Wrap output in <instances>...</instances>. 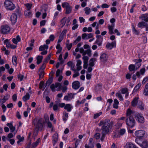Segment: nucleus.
Instances as JSON below:
<instances>
[{"label": "nucleus", "mask_w": 148, "mask_h": 148, "mask_svg": "<svg viewBox=\"0 0 148 148\" xmlns=\"http://www.w3.org/2000/svg\"><path fill=\"white\" fill-rule=\"evenodd\" d=\"M110 120L108 119L101 121L99 123V126H102L101 128L102 130V136L100 139L101 141H103L107 134H108L110 131L112 127L110 123Z\"/></svg>", "instance_id": "1"}, {"label": "nucleus", "mask_w": 148, "mask_h": 148, "mask_svg": "<svg viewBox=\"0 0 148 148\" xmlns=\"http://www.w3.org/2000/svg\"><path fill=\"white\" fill-rule=\"evenodd\" d=\"M57 87H58V88L57 89V91H58L62 90L63 92H64L67 90V86H62L61 83L59 82H56L55 83V84H53L51 85L50 86V88L53 92L55 91L56 89L55 88Z\"/></svg>", "instance_id": "2"}, {"label": "nucleus", "mask_w": 148, "mask_h": 148, "mask_svg": "<svg viewBox=\"0 0 148 148\" xmlns=\"http://www.w3.org/2000/svg\"><path fill=\"white\" fill-rule=\"evenodd\" d=\"M44 123V120L43 119L41 118L38 119L34 133V134L35 136L37 135L38 130H42Z\"/></svg>", "instance_id": "3"}, {"label": "nucleus", "mask_w": 148, "mask_h": 148, "mask_svg": "<svg viewBox=\"0 0 148 148\" xmlns=\"http://www.w3.org/2000/svg\"><path fill=\"white\" fill-rule=\"evenodd\" d=\"M5 7L8 10L12 11L15 8V5L10 1L5 0L4 3Z\"/></svg>", "instance_id": "4"}, {"label": "nucleus", "mask_w": 148, "mask_h": 148, "mask_svg": "<svg viewBox=\"0 0 148 148\" xmlns=\"http://www.w3.org/2000/svg\"><path fill=\"white\" fill-rule=\"evenodd\" d=\"M126 122L127 125L131 127H134L135 124V120L132 116H130L127 117L126 120Z\"/></svg>", "instance_id": "5"}, {"label": "nucleus", "mask_w": 148, "mask_h": 148, "mask_svg": "<svg viewBox=\"0 0 148 148\" xmlns=\"http://www.w3.org/2000/svg\"><path fill=\"white\" fill-rule=\"evenodd\" d=\"M10 28L8 25H3L0 27V32L2 34H7L10 32Z\"/></svg>", "instance_id": "6"}, {"label": "nucleus", "mask_w": 148, "mask_h": 148, "mask_svg": "<svg viewBox=\"0 0 148 148\" xmlns=\"http://www.w3.org/2000/svg\"><path fill=\"white\" fill-rule=\"evenodd\" d=\"M115 21V20L114 18H111L110 20V22L112 24L111 25H109L108 26V29L109 31V33L110 34H114L113 30L114 29V24L113 23H114Z\"/></svg>", "instance_id": "7"}, {"label": "nucleus", "mask_w": 148, "mask_h": 148, "mask_svg": "<svg viewBox=\"0 0 148 148\" xmlns=\"http://www.w3.org/2000/svg\"><path fill=\"white\" fill-rule=\"evenodd\" d=\"M145 131L143 130H140L136 131L135 132V135L138 137L140 138L143 137L145 134Z\"/></svg>", "instance_id": "8"}, {"label": "nucleus", "mask_w": 148, "mask_h": 148, "mask_svg": "<svg viewBox=\"0 0 148 148\" xmlns=\"http://www.w3.org/2000/svg\"><path fill=\"white\" fill-rule=\"evenodd\" d=\"M82 59L83 60L84 62L83 68L84 69H86L88 66L89 58L87 56H84L82 57Z\"/></svg>", "instance_id": "9"}, {"label": "nucleus", "mask_w": 148, "mask_h": 148, "mask_svg": "<svg viewBox=\"0 0 148 148\" xmlns=\"http://www.w3.org/2000/svg\"><path fill=\"white\" fill-rule=\"evenodd\" d=\"M108 56L107 55L106 53L102 54L100 57V60L101 62L103 63H105L107 60Z\"/></svg>", "instance_id": "10"}, {"label": "nucleus", "mask_w": 148, "mask_h": 148, "mask_svg": "<svg viewBox=\"0 0 148 148\" xmlns=\"http://www.w3.org/2000/svg\"><path fill=\"white\" fill-rule=\"evenodd\" d=\"M93 140V139L90 138L89 140L88 144H86L85 145V148H93L94 145Z\"/></svg>", "instance_id": "11"}, {"label": "nucleus", "mask_w": 148, "mask_h": 148, "mask_svg": "<svg viewBox=\"0 0 148 148\" xmlns=\"http://www.w3.org/2000/svg\"><path fill=\"white\" fill-rule=\"evenodd\" d=\"M116 45V42L115 41L112 42L110 43L108 42L106 45L107 48L109 49H112L114 47H115Z\"/></svg>", "instance_id": "12"}, {"label": "nucleus", "mask_w": 148, "mask_h": 148, "mask_svg": "<svg viewBox=\"0 0 148 148\" xmlns=\"http://www.w3.org/2000/svg\"><path fill=\"white\" fill-rule=\"evenodd\" d=\"M17 18V15L16 14L14 13L12 14L10 19L12 23L14 24L16 22Z\"/></svg>", "instance_id": "13"}, {"label": "nucleus", "mask_w": 148, "mask_h": 148, "mask_svg": "<svg viewBox=\"0 0 148 148\" xmlns=\"http://www.w3.org/2000/svg\"><path fill=\"white\" fill-rule=\"evenodd\" d=\"M80 86V83L78 81L74 82L72 84V87L75 89H78Z\"/></svg>", "instance_id": "14"}, {"label": "nucleus", "mask_w": 148, "mask_h": 148, "mask_svg": "<svg viewBox=\"0 0 148 148\" xmlns=\"http://www.w3.org/2000/svg\"><path fill=\"white\" fill-rule=\"evenodd\" d=\"M74 97V95L72 93L68 94L64 96V99L66 101H70Z\"/></svg>", "instance_id": "15"}, {"label": "nucleus", "mask_w": 148, "mask_h": 148, "mask_svg": "<svg viewBox=\"0 0 148 148\" xmlns=\"http://www.w3.org/2000/svg\"><path fill=\"white\" fill-rule=\"evenodd\" d=\"M136 118L138 122L140 123H143L144 122V117L140 114H137Z\"/></svg>", "instance_id": "16"}, {"label": "nucleus", "mask_w": 148, "mask_h": 148, "mask_svg": "<svg viewBox=\"0 0 148 148\" xmlns=\"http://www.w3.org/2000/svg\"><path fill=\"white\" fill-rule=\"evenodd\" d=\"M125 147L126 148H138L135 145L131 142L127 143Z\"/></svg>", "instance_id": "17"}, {"label": "nucleus", "mask_w": 148, "mask_h": 148, "mask_svg": "<svg viewBox=\"0 0 148 148\" xmlns=\"http://www.w3.org/2000/svg\"><path fill=\"white\" fill-rule=\"evenodd\" d=\"M140 19L142 18L143 21L146 22H148V14H143L139 17Z\"/></svg>", "instance_id": "18"}, {"label": "nucleus", "mask_w": 148, "mask_h": 148, "mask_svg": "<svg viewBox=\"0 0 148 148\" xmlns=\"http://www.w3.org/2000/svg\"><path fill=\"white\" fill-rule=\"evenodd\" d=\"M58 134L56 133L52 137L53 141V145H54L58 140Z\"/></svg>", "instance_id": "19"}, {"label": "nucleus", "mask_w": 148, "mask_h": 148, "mask_svg": "<svg viewBox=\"0 0 148 148\" xmlns=\"http://www.w3.org/2000/svg\"><path fill=\"white\" fill-rule=\"evenodd\" d=\"M73 108V106L69 104H66L64 107V109L67 110L68 112L71 111Z\"/></svg>", "instance_id": "20"}, {"label": "nucleus", "mask_w": 148, "mask_h": 148, "mask_svg": "<svg viewBox=\"0 0 148 148\" xmlns=\"http://www.w3.org/2000/svg\"><path fill=\"white\" fill-rule=\"evenodd\" d=\"M77 70L78 71H79L81 70L82 68V67L81 66L82 64V61L80 60H78L77 61Z\"/></svg>", "instance_id": "21"}, {"label": "nucleus", "mask_w": 148, "mask_h": 148, "mask_svg": "<svg viewBox=\"0 0 148 148\" xmlns=\"http://www.w3.org/2000/svg\"><path fill=\"white\" fill-rule=\"evenodd\" d=\"M138 97H135L132 102V106L135 107L137 104L138 100Z\"/></svg>", "instance_id": "22"}, {"label": "nucleus", "mask_w": 148, "mask_h": 148, "mask_svg": "<svg viewBox=\"0 0 148 148\" xmlns=\"http://www.w3.org/2000/svg\"><path fill=\"white\" fill-rule=\"evenodd\" d=\"M143 94L145 96L148 95V83L145 86L143 90Z\"/></svg>", "instance_id": "23"}, {"label": "nucleus", "mask_w": 148, "mask_h": 148, "mask_svg": "<svg viewBox=\"0 0 148 148\" xmlns=\"http://www.w3.org/2000/svg\"><path fill=\"white\" fill-rule=\"evenodd\" d=\"M97 60L95 58H92L89 61V66H93L95 65L94 62Z\"/></svg>", "instance_id": "24"}, {"label": "nucleus", "mask_w": 148, "mask_h": 148, "mask_svg": "<svg viewBox=\"0 0 148 148\" xmlns=\"http://www.w3.org/2000/svg\"><path fill=\"white\" fill-rule=\"evenodd\" d=\"M114 103L113 104V107L114 108L116 109L118 108L119 106L118 105L119 104V102L116 99H115L114 100Z\"/></svg>", "instance_id": "25"}, {"label": "nucleus", "mask_w": 148, "mask_h": 148, "mask_svg": "<svg viewBox=\"0 0 148 148\" xmlns=\"http://www.w3.org/2000/svg\"><path fill=\"white\" fill-rule=\"evenodd\" d=\"M138 107L141 110H143L144 108V105H143L142 102L140 101L138 102Z\"/></svg>", "instance_id": "26"}, {"label": "nucleus", "mask_w": 148, "mask_h": 148, "mask_svg": "<svg viewBox=\"0 0 148 148\" xmlns=\"http://www.w3.org/2000/svg\"><path fill=\"white\" fill-rule=\"evenodd\" d=\"M140 146L143 148H147L148 147V143L146 141H143Z\"/></svg>", "instance_id": "27"}, {"label": "nucleus", "mask_w": 148, "mask_h": 148, "mask_svg": "<svg viewBox=\"0 0 148 148\" xmlns=\"http://www.w3.org/2000/svg\"><path fill=\"white\" fill-rule=\"evenodd\" d=\"M40 142V138H38L36 141L33 143L32 144V148H35L39 144Z\"/></svg>", "instance_id": "28"}, {"label": "nucleus", "mask_w": 148, "mask_h": 148, "mask_svg": "<svg viewBox=\"0 0 148 148\" xmlns=\"http://www.w3.org/2000/svg\"><path fill=\"white\" fill-rule=\"evenodd\" d=\"M43 57L42 56H38L37 57V64H39L42 61Z\"/></svg>", "instance_id": "29"}, {"label": "nucleus", "mask_w": 148, "mask_h": 148, "mask_svg": "<svg viewBox=\"0 0 148 148\" xmlns=\"http://www.w3.org/2000/svg\"><path fill=\"white\" fill-rule=\"evenodd\" d=\"M13 64L14 65H16L17 64V58L15 56H14L12 57V60Z\"/></svg>", "instance_id": "30"}, {"label": "nucleus", "mask_w": 148, "mask_h": 148, "mask_svg": "<svg viewBox=\"0 0 148 148\" xmlns=\"http://www.w3.org/2000/svg\"><path fill=\"white\" fill-rule=\"evenodd\" d=\"M129 69L130 71H135V66L134 64H130L129 66Z\"/></svg>", "instance_id": "31"}, {"label": "nucleus", "mask_w": 148, "mask_h": 148, "mask_svg": "<svg viewBox=\"0 0 148 148\" xmlns=\"http://www.w3.org/2000/svg\"><path fill=\"white\" fill-rule=\"evenodd\" d=\"M4 43L6 45V47L7 48H10L11 47V44L9 42V40L8 39H6L4 41Z\"/></svg>", "instance_id": "32"}, {"label": "nucleus", "mask_w": 148, "mask_h": 148, "mask_svg": "<svg viewBox=\"0 0 148 148\" xmlns=\"http://www.w3.org/2000/svg\"><path fill=\"white\" fill-rule=\"evenodd\" d=\"M133 114V112L130 109H127L126 112V116L127 117L129 116H132L131 115Z\"/></svg>", "instance_id": "33"}, {"label": "nucleus", "mask_w": 148, "mask_h": 148, "mask_svg": "<svg viewBox=\"0 0 148 148\" xmlns=\"http://www.w3.org/2000/svg\"><path fill=\"white\" fill-rule=\"evenodd\" d=\"M147 25V23L144 22H141L138 23V26L139 27L141 28L142 26H144L145 27Z\"/></svg>", "instance_id": "34"}, {"label": "nucleus", "mask_w": 148, "mask_h": 148, "mask_svg": "<svg viewBox=\"0 0 148 148\" xmlns=\"http://www.w3.org/2000/svg\"><path fill=\"white\" fill-rule=\"evenodd\" d=\"M84 10L85 14L87 15H88L91 12V10L90 8L86 7L84 8Z\"/></svg>", "instance_id": "35"}, {"label": "nucleus", "mask_w": 148, "mask_h": 148, "mask_svg": "<svg viewBox=\"0 0 148 148\" xmlns=\"http://www.w3.org/2000/svg\"><path fill=\"white\" fill-rule=\"evenodd\" d=\"M30 97L29 95V93H27L26 95L24 96L23 98V101H25L28 100Z\"/></svg>", "instance_id": "36"}, {"label": "nucleus", "mask_w": 148, "mask_h": 148, "mask_svg": "<svg viewBox=\"0 0 148 148\" xmlns=\"http://www.w3.org/2000/svg\"><path fill=\"white\" fill-rule=\"evenodd\" d=\"M62 6L63 8H65L70 6L69 4L66 2L63 3L62 4Z\"/></svg>", "instance_id": "37"}, {"label": "nucleus", "mask_w": 148, "mask_h": 148, "mask_svg": "<svg viewBox=\"0 0 148 148\" xmlns=\"http://www.w3.org/2000/svg\"><path fill=\"white\" fill-rule=\"evenodd\" d=\"M72 11V8L70 6L66 8L65 13L66 14H68L71 13Z\"/></svg>", "instance_id": "38"}, {"label": "nucleus", "mask_w": 148, "mask_h": 148, "mask_svg": "<svg viewBox=\"0 0 148 148\" xmlns=\"http://www.w3.org/2000/svg\"><path fill=\"white\" fill-rule=\"evenodd\" d=\"M52 78L49 79L48 81L46 83V87L47 86H49L52 83Z\"/></svg>", "instance_id": "39"}, {"label": "nucleus", "mask_w": 148, "mask_h": 148, "mask_svg": "<svg viewBox=\"0 0 148 148\" xmlns=\"http://www.w3.org/2000/svg\"><path fill=\"white\" fill-rule=\"evenodd\" d=\"M25 15V16L28 17L31 16L32 15V13L28 10H26L24 13Z\"/></svg>", "instance_id": "40"}, {"label": "nucleus", "mask_w": 148, "mask_h": 148, "mask_svg": "<svg viewBox=\"0 0 148 148\" xmlns=\"http://www.w3.org/2000/svg\"><path fill=\"white\" fill-rule=\"evenodd\" d=\"M81 39V36H78L77 39L74 41L73 44V45H76L77 43L79 41H80Z\"/></svg>", "instance_id": "41"}, {"label": "nucleus", "mask_w": 148, "mask_h": 148, "mask_svg": "<svg viewBox=\"0 0 148 148\" xmlns=\"http://www.w3.org/2000/svg\"><path fill=\"white\" fill-rule=\"evenodd\" d=\"M116 96L118 97L119 98L120 101H122L123 100V97L120 93H117L116 94Z\"/></svg>", "instance_id": "42"}, {"label": "nucleus", "mask_w": 148, "mask_h": 148, "mask_svg": "<svg viewBox=\"0 0 148 148\" xmlns=\"http://www.w3.org/2000/svg\"><path fill=\"white\" fill-rule=\"evenodd\" d=\"M85 55L87 54L90 57L91 56V51L90 49H88L87 50L85 51Z\"/></svg>", "instance_id": "43"}, {"label": "nucleus", "mask_w": 148, "mask_h": 148, "mask_svg": "<svg viewBox=\"0 0 148 148\" xmlns=\"http://www.w3.org/2000/svg\"><path fill=\"white\" fill-rule=\"evenodd\" d=\"M141 84L140 83L138 84L135 87L134 90L135 91H137L140 88Z\"/></svg>", "instance_id": "44"}, {"label": "nucleus", "mask_w": 148, "mask_h": 148, "mask_svg": "<svg viewBox=\"0 0 148 148\" xmlns=\"http://www.w3.org/2000/svg\"><path fill=\"white\" fill-rule=\"evenodd\" d=\"M51 56V53L49 54V55L48 56H47V58H45L44 59V62H46L47 63L48 62V60H49L50 59Z\"/></svg>", "instance_id": "45"}, {"label": "nucleus", "mask_w": 148, "mask_h": 148, "mask_svg": "<svg viewBox=\"0 0 148 148\" xmlns=\"http://www.w3.org/2000/svg\"><path fill=\"white\" fill-rule=\"evenodd\" d=\"M94 136L95 139H99L100 138V134L99 133H97L95 134Z\"/></svg>", "instance_id": "46"}, {"label": "nucleus", "mask_w": 148, "mask_h": 148, "mask_svg": "<svg viewBox=\"0 0 148 148\" xmlns=\"http://www.w3.org/2000/svg\"><path fill=\"white\" fill-rule=\"evenodd\" d=\"M121 93L122 94H124L128 92L127 89L126 88H123L121 90Z\"/></svg>", "instance_id": "47"}, {"label": "nucleus", "mask_w": 148, "mask_h": 148, "mask_svg": "<svg viewBox=\"0 0 148 148\" xmlns=\"http://www.w3.org/2000/svg\"><path fill=\"white\" fill-rule=\"evenodd\" d=\"M66 18L65 17L63 18L61 20V24L62 25V26H64L66 22Z\"/></svg>", "instance_id": "48"}, {"label": "nucleus", "mask_w": 148, "mask_h": 148, "mask_svg": "<svg viewBox=\"0 0 148 148\" xmlns=\"http://www.w3.org/2000/svg\"><path fill=\"white\" fill-rule=\"evenodd\" d=\"M47 63V62H44V61H43V63L42 64V66H41L39 70H43L46 67L45 63Z\"/></svg>", "instance_id": "49"}, {"label": "nucleus", "mask_w": 148, "mask_h": 148, "mask_svg": "<svg viewBox=\"0 0 148 148\" xmlns=\"http://www.w3.org/2000/svg\"><path fill=\"white\" fill-rule=\"evenodd\" d=\"M40 72L39 74V76L40 77V78H43L44 75V71L42 70H40Z\"/></svg>", "instance_id": "50"}, {"label": "nucleus", "mask_w": 148, "mask_h": 148, "mask_svg": "<svg viewBox=\"0 0 148 148\" xmlns=\"http://www.w3.org/2000/svg\"><path fill=\"white\" fill-rule=\"evenodd\" d=\"M96 37L98 38L96 40V42L98 45H100L101 44V43L100 42L99 43V39L101 38V35H97L96 36Z\"/></svg>", "instance_id": "51"}, {"label": "nucleus", "mask_w": 148, "mask_h": 148, "mask_svg": "<svg viewBox=\"0 0 148 148\" xmlns=\"http://www.w3.org/2000/svg\"><path fill=\"white\" fill-rule=\"evenodd\" d=\"M125 132V129H122L120 130L119 133L121 135H123Z\"/></svg>", "instance_id": "52"}, {"label": "nucleus", "mask_w": 148, "mask_h": 148, "mask_svg": "<svg viewBox=\"0 0 148 148\" xmlns=\"http://www.w3.org/2000/svg\"><path fill=\"white\" fill-rule=\"evenodd\" d=\"M17 138L21 142L23 141L24 140V137H21L20 135H18L16 136Z\"/></svg>", "instance_id": "53"}, {"label": "nucleus", "mask_w": 148, "mask_h": 148, "mask_svg": "<svg viewBox=\"0 0 148 148\" xmlns=\"http://www.w3.org/2000/svg\"><path fill=\"white\" fill-rule=\"evenodd\" d=\"M102 114V112H100L99 113L95 114H94V118L95 119H96Z\"/></svg>", "instance_id": "54"}, {"label": "nucleus", "mask_w": 148, "mask_h": 148, "mask_svg": "<svg viewBox=\"0 0 148 148\" xmlns=\"http://www.w3.org/2000/svg\"><path fill=\"white\" fill-rule=\"evenodd\" d=\"M64 36L63 35L60 34L59 37V39L58 41V43H59L61 42L63 39Z\"/></svg>", "instance_id": "55"}, {"label": "nucleus", "mask_w": 148, "mask_h": 148, "mask_svg": "<svg viewBox=\"0 0 148 148\" xmlns=\"http://www.w3.org/2000/svg\"><path fill=\"white\" fill-rule=\"evenodd\" d=\"M85 51H84V49H83V48H81L79 49V52H80L82 53L83 56H85Z\"/></svg>", "instance_id": "56"}, {"label": "nucleus", "mask_w": 148, "mask_h": 148, "mask_svg": "<svg viewBox=\"0 0 148 148\" xmlns=\"http://www.w3.org/2000/svg\"><path fill=\"white\" fill-rule=\"evenodd\" d=\"M44 84V82L42 81H41L39 84V88L40 89H42L43 88Z\"/></svg>", "instance_id": "57"}, {"label": "nucleus", "mask_w": 148, "mask_h": 148, "mask_svg": "<svg viewBox=\"0 0 148 148\" xmlns=\"http://www.w3.org/2000/svg\"><path fill=\"white\" fill-rule=\"evenodd\" d=\"M25 5L27 9V10H29L30 9L32 5L30 3H27L25 4Z\"/></svg>", "instance_id": "58"}, {"label": "nucleus", "mask_w": 148, "mask_h": 148, "mask_svg": "<svg viewBox=\"0 0 148 148\" xmlns=\"http://www.w3.org/2000/svg\"><path fill=\"white\" fill-rule=\"evenodd\" d=\"M7 140L10 141V143L12 145H13L15 142V140L14 139H8L7 138Z\"/></svg>", "instance_id": "59"}, {"label": "nucleus", "mask_w": 148, "mask_h": 148, "mask_svg": "<svg viewBox=\"0 0 148 148\" xmlns=\"http://www.w3.org/2000/svg\"><path fill=\"white\" fill-rule=\"evenodd\" d=\"M72 46V44L71 43L69 45L68 44H66V47L67 48V49L68 50H70Z\"/></svg>", "instance_id": "60"}, {"label": "nucleus", "mask_w": 148, "mask_h": 148, "mask_svg": "<svg viewBox=\"0 0 148 148\" xmlns=\"http://www.w3.org/2000/svg\"><path fill=\"white\" fill-rule=\"evenodd\" d=\"M5 70V68L3 66H1L0 67V77L2 76L1 72L4 71Z\"/></svg>", "instance_id": "61"}, {"label": "nucleus", "mask_w": 148, "mask_h": 148, "mask_svg": "<svg viewBox=\"0 0 148 148\" xmlns=\"http://www.w3.org/2000/svg\"><path fill=\"white\" fill-rule=\"evenodd\" d=\"M87 34L86 33L83 34H82V38L83 39H87Z\"/></svg>", "instance_id": "62"}, {"label": "nucleus", "mask_w": 148, "mask_h": 148, "mask_svg": "<svg viewBox=\"0 0 148 148\" xmlns=\"http://www.w3.org/2000/svg\"><path fill=\"white\" fill-rule=\"evenodd\" d=\"M9 97V96L8 95H6L4 97L3 99L4 102L8 99Z\"/></svg>", "instance_id": "63"}, {"label": "nucleus", "mask_w": 148, "mask_h": 148, "mask_svg": "<svg viewBox=\"0 0 148 148\" xmlns=\"http://www.w3.org/2000/svg\"><path fill=\"white\" fill-rule=\"evenodd\" d=\"M14 136L13 134L12 133H9L8 134L7 136V138L8 139H10L12 138H13Z\"/></svg>", "instance_id": "64"}]
</instances>
